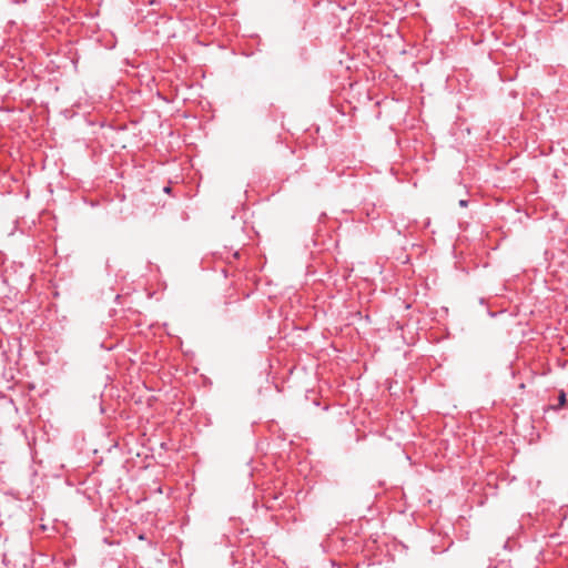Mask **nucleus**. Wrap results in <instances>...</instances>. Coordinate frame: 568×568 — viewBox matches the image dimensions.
<instances>
[{
    "label": "nucleus",
    "instance_id": "1",
    "mask_svg": "<svg viewBox=\"0 0 568 568\" xmlns=\"http://www.w3.org/2000/svg\"><path fill=\"white\" fill-rule=\"evenodd\" d=\"M566 403H567L566 394H565V392L561 390L558 396V406L554 407V408L557 409L559 407H564L566 405Z\"/></svg>",
    "mask_w": 568,
    "mask_h": 568
},
{
    "label": "nucleus",
    "instance_id": "2",
    "mask_svg": "<svg viewBox=\"0 0 568 568\" xmlns=\"http://www.w3.org/2000/svg\"><path fill=\"white\" fill-rule=\"evenodd\" d=\"M458 204L460 207H466L468 205V200H459Z\"/></svg>",
    "mask_w": 568,
    "mask_h": 568
},
{
    "label": "nucleus",
    "instance_id": "3",
    "mask_svg": "<svg viewBox=\"0 0 568 568\" xmlns=\"http://www.w3.org/2000/svg\"><path fill=\"white\" fill-rule=\"evenodd\" d=\"M163 191H164L165 193H170V192H171V186H164Z\"/></svg>",
    "mask_w": 568,
    "mask_h": 568
}]
</instances>
